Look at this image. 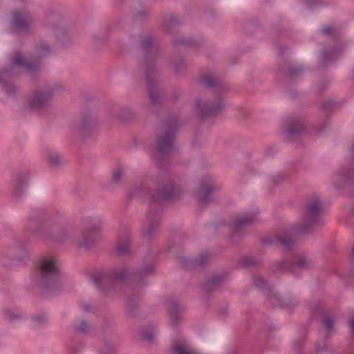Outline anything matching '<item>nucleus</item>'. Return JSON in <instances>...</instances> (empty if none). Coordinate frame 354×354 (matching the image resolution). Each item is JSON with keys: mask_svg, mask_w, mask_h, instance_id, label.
<instances>
[{"mask_svg": "<svg viewBox=\"0 0 354 354\" xmlns=\"http://www.w3.org/2000/svg\"><path fill=\"white\" fill-rule=\"evenodd\" d=\"M102 221L100 216L84 218L85 229L78 236L73 237L62 212L41 207L34 209L28 217L25 230L35 237L52 242L64 243L71 240L76 248L88 250L95 244L99 225Z\"/></svg>", "mask_w": 354, "mask_h": 354, "instance_id": "1", "label": "nucleus"}, {"mask_svg": "<svg viewBox=\"0 0 354 354\" xmlns=\"http://www.w3.org/2000/svg\"><path fill=\"white\" fill-rule=\"evenodd\" d=\"M154 272L153 258H145L142 263L135 268H122L107 272L93 274L91 280L96 288L103 293L108 295L116 290L118 283H126L133 292L127 299V315L136 317L139 313L141 290L147 286V277Z\"/></svg>", "mask_w": 354, "mask_h": 354, "instance_id": "2", "label": "nucleus"}, {"mask_svg": "<svg viewBox=\"0 0 354 354\" xmlns=\"http://www.w3.org/2000/svg\"><path fill=\"white\" fill-rule=\"evenodd\" d=\"M152 183H142L132 193L137 197H149V212L141 230L142 236L149 241L159 232L163 205L178 201L182 195V189L176 182L166 179L160 184V180L155 181L156 185Z\"/></svg>", "mask_w": 354, "mask_h": 354, "instance_id": "3", "label": "nucleus"}, {"mask_svg": "<svg viewBox=\"0 0 354 354\" xmlns=\"http://www.w3.org/2000/svg\"><path fill=\"white\" fill-rule=\"evenodd\" d=\"M131 39L138 53L139 66L143 71L147 82L150 100L149 109L156 115L163 108L162 97L158 88L160 70L157 64L161 52L160 46L149 32L133 35Z\"/></svg>", "mask_w": 354, "mask_h": 354, "instance_id": "4", "label": "nucleus"}, {"mask_svg": "<svg viewBox=\"0 0 354 354\" xmlns=\"http://www.w3.org/2000/svg\"><path fill=\"white\" fill-rule=\"evenodd\" d=\"M179 127L178 117L172 115L165 122L164 129L156 135L155 159L158 171L155 176H148L142 183L153 181L152 185H156L155 181L158 180L160 184L166 179L175 182L168 174L169 167L166 160L177 150L176 140Z\"/></svg>", "mask_w": 354, "mask_h": 354, "instance_id": "5", "label": "nucleus"}, {"mask_svg": "<svg viewBox=\"0 0 354 354\" xmlns=\"http://www.w3.org/2000/svg\"><path fill=\"white\" fill-rule=\"evenodd\" d=\"M51 53L50 46L44 40L40 39L34 44V51L28 59L19 49L14 50L10 57V66L0 68V86L3 91L10 96H15L17 88L12 84L8 83L4 78L6 76L13 77L11 71L15 66L21 68L32 79L36 78L41 71L40 61L48 56Z\"/></svg>", "mask_w": 354, "mask_h": 354, "instance_id": "6", "label": "nucleus"}, {"mask_svg": "<svg viewBox=\"0 0 354 354\" xmlns=\"http://www.w3.org/2000/svg\"><path fill=\"white\" fill-rule=\"evenodd\" d=\"M199 82L205 86L214 91L216 99L207 100L198 99L195 104V113L200 120H207L218 116L225 107L223 94L227 92V85L209 75L203 76Z\"/></svg>", "mask_w": 354, "mask_h": 354, "instance_id": "7", "label": "nucleus"}, {"mask_svg": "<svg viewBox=\"0 0 354 354\" xmlns=\"http://www.w3.org/2000/svg\"><path fill=\"white\" fill-rule=\"evenodd\" d=\"M60 278L59 262L55 257H45L39 260L35 281L44 295L53 292L60 285Z\"/></svg>", "mask_w": 354, "mask_h": 354, "instance_id": "8", "label": "nucleus"}, {"mask_svg": "<svg viewBox=\"0 0 354 354\" xmlns=\"http://www.w3.org/2000/svg\"><path fill=\"white\" fill-rule=\"evenodd\" d=\"M322 212V203L318 196L307 201L303 209L301 223L294 227V232L301 235L310 234L322 227L324 225L321 218Z\"/></svg>", "mask_w": 354, "mask_h": 354, "instance_id": "9", "label": "nucleus"}, {"mask_svg": "<svg viewBox=\"0 0 354 354\" xmlns=\"http://www.w3.org/2000/svg\"><path fill=\"white\" fill-rule=\"evenodd\" d=\"M253 284L265 295L267 299L274 306L292 309L299 304V301L292 297L282 298L280 294L274 291L273 286L262 276L255 277L253 279Z\"/></svg>", "mask_w": 354, "mask_h": 354, "instance_id": "10", "label": "nucleus"}, {"mask_svg": "<svg viewBox=\"0 0 354 354\" xmlns=\"http://www.w3.org/2000/svg\"><path fill=\"white\" fill-rule=\"evenodd\" d=\"M221 189V185L216 183L212 178L202 177L195 191V198L203 206L216 204L219 201L218 193Z\"/></svg>", "mask_w": 354, "mask_h": 354, "instance_id": "11", "label": "nucleus"}, {"mask_svg": "<svg viewBox=\"0 0 354 354\" xmlns=\"http://www.w3.org/2000/svg\"><path fill=\"white\" fill-rule=\"evenodd\" d=\"M314 261L306 255H297L291 261L283 260L273 263L271 270L274 273L290 272L297 274L300 272L309 271L315 267Z\"/></svg>", "mask_w": 354, "mask_h": 354, "instance_id": "12", "label": "nucleus"}, {"mask_svg": "<svg viewBox=\"0 0 354 354\" xmlns=\"http://www.w3.org/2000/svg\"><path fill=\"white\" fill-rule=\"evenodd\" d=\"M63 22L64 17L60 13H49L46 18V26L50 28L60 46L65 48L72 44V38Z\"/></svg>", "mask_w": 354, "mask_h": 354, "instance_id": "13", "label": "nucleus"}, {"mask_svg": "<svg viewBox=\"0 0 354 354\" xmlns=\"http://www.w3.org/2000/svg\"><path fill=\"white\" fill-rule=\"evenodd\" d=\"M352 162L342 167L333 177V184L337 189L354 188V145L351 149Z\"/></svg>", "mask_w": 354, "mask_h": 354, "instance_id": "14", "label": "nucleus"}, {"mask_svg": "<svg viewBox=\"0 0 354 354\" xmlns=\"http://www.w3.org/2000/svg\"><path fill=\"white\" fill-rule=\"evenodd\" d=\"M53 95L52 89L48 91L36 90L29 97L27 104L28 108L35 112H41L48 109Z\"/></svg>", "mask_w": 354, "mask_h": 354, "instance_id": "15", "label": "nucleus"}, {"mask_svg": "<svg viewBox=\"0 0 354 354\" xmlns=\"http://www.w3.org/2000/svg\"><path fill=\"white\" fill-rule=\"evenodd\" d=\"M95 129L96 120L90 112L84 114L80 121L75 123L73 126L74 133L84 140L92 137Z\"/></svg>", "mask_w": 354, "mask_h": 354, "instance_id": "16", "label": "nucleus"}, {"mask_svg": "<svg viewBox=\"0 0 354 354\" xmlns=\"http://www.w3.org/2000/svg\"><path fill=\"white\" fill-rule=\"evenodd\" d=\"M30 173L23 171L17 173L12 180V196L17 201L21 200L26 194L29 185Z\"/></svg>", "mask_w": 354, "mask_h": 354, "instance_id": "17", "label": "nucleus"}, {"mask_svg": "<svg viewBox=\"0 0 354 354\" xmlns=\"http://www.w3.org/2000/svg\"><path fill=\"white\" fill-rule=\"evenodd\" d=\"M226 280L223 274H214L207 277L201 285L200 289L207 297H210L214 294L221 290Z\"/></svg>", "mask_w": 354, "mask_h": 354, "instance_id": "18", "label": "nucleus"}, {"mask_svg": "<svg viewBox=\"0 0 354 354\" xmlns=\"http://www.w3.org/2000/svg\"><path fill=\"white\" fill-rule=\"evenodd\" d=\"M258 213V211H253L236 216L232 231V238L243 237V229L257 221Z\"/></svg>", "mask_w": 354, "mask_h": 354, "instance_id": "19", "label": "nucleus"}, {"mask_svg": "<svg viewBox=\"0 0 354 354\" xmlns=\"http://www.w3.org/2000/svg\"><path fill=\"white\" fill-rule=\"evenodd\" d=\"M8 255L13 265H21L24 263V260L28 257V251L23 241H17L9 249Z\"/></svg>", "mask_w": 354, "mask_h": 354, "instance_id": "20", "label": "nucleus"}, {"mask_svg": "<svg viewBox=\"0 0 354 354\" xmlns=\"http://www.w3.org/2000/svg\"><path fill=\"white\" fill-rule=\"evenodd\" d=\"M131 236L129 229L124 228L119 236L115 247V253L118 256H127L131 254Z\"/></svg>", "mask_w": 354, "mask_h": 354, "instance_id": "21", "label": "nucleus"}, {"mask_svg": "<svg viewBox=\"0 0 354 354\" xmlns=\"http://www.w3.org/2000/svg\"><path fill=\"white\" fill-rule=\"evenodd\" d=\"M104 346L100 354H116L119 348V338L113 333L104 328Z\"/></svg>", "mask_w": 354, "mask_h": 354, "instance_id": "22", "label": "nucleus"}, {"mask_svg": "<svg viewBox=\"0 0 354 354\" xmlns=\"http://www.w3.org/2000/svg\"><path fill=\"white\" fill-rule=\"evenodd\" d=\"M306 68L301 66L293 64H285L279 68V71L276 75L278 80L280 78L295 79L301 77L305 72Z\"/></svg>", "mask_w": 354, "mask_h": 354, "instance_id": "23", "label": "nucleus"}, {"mask_svg": "<svg viewBox=\"0 0 354 354\" xmlns=\"http://www.w3.org/2000/svg\"><path fill=\"white\" fill-rule=\"evenodd\" d=\"M31 15L28 12L17 11L13 14L12 27L17 32H27L30 28Z\"/></svg>", "mask_w": 354, "mask_h": 354, "instance_id": "24", "label": "nucleus"}, {"mask_svg": "<svg viewBox=\"0 0 354 354\" xmlns=\"http://www.w3.org/2000/svg\"><path fill=\"white\" fill-rule=\"evenodd\" d=\"M179 261L184 269H200L207 263L208 255L207 253H202L197 258L182 257L179 259Z\"/></svg>", "mask_w": 354, "mask_h": 354, "instance_id": "25", "label": "nucleus"}, {"mask_svg": "<svg viewBox=\"0 0 354 354\" xmlns=\"http://www.w3.org/2000/svg\"><path fill=\"white\" fill-rule=\"evenodd\" d=\"M305 129L301 117L293 116L288 119L286 124V132L288 138L299 136Z\"/></svg>", "mask_w": 354, "mask_h": 354, "instance_id": "26", "label": "nucleus"}, {"mask_svg": "<svg viewBox=\"0 0 354 354\" xmlns=\"http://www.w3.org/2000/svg\"><path fill=\"white\" fill-rule=\"evenodd\" d=\"M183 306L175 299L168 300V312L169 315V324L174 328H178L180 321V313Z\"/></svg>", "mask_w": 354, "mask_h": 354, "instance_id": "27", "label": "nucleus"}, {"mask_svg": "<svg viewBox=\"0 0 354 354\" xmlns=\"http://www.w3.org/2000/svg\"><path fill=\"white\" fill-rule=\"evenodd\" d=\"M262 243L268 245L281 246L286 250L290 251L292 249L295 242L292 239L288 236L277 235L263 239Z\"/></svg>", "mask_w": 354, "mask_h": 354, "instance_id": "28", "label": "nucleus"}, {"mask_svg": "<svg viewBox=\"0 0 354 354\" xmlns=\"http://www.w3.org/2000/svg\"><path fill=\"white\" fill-rule=\"evenodd\" d=\"M341 49L337 46H333L328 50H324L321 52L320 66L326 68L329 64L335 62L339 57Z\"/></svg>", "mask_w": 354, "mask_h": 354, "instance_id": "29", "label": "nucleus"}, {"mask_svg": "<svg viewBox=\"0 0 354 354\" xmlns=\"http://www.w3.org/2000/svg\"><path fill=\"white\" fill-rule=\"evenodd\" d=\"M173 45L174 50L178 53L181 50V48L193 46L197 47L200 46L198 41L193 39L192 37L185 36H177L174 39Z\"/></svg>", "mask_w": 354, "mask_h": 354, "instance_id": "30", "label": "nucleus"}, {"mask_svg": "<svg viewBox=\"0 0 354 354\" xmlns=\"http://www.w3.org/2000/svg\"><path fill=\"white\" fill-rule=\"evenodd\" d=\"M157 333V329L153 324L145 326L140 332L141 339L150 344H153L156 342Z\"/></svg>", "mask_w": 354, "mask_h": 354, "instance_id": "31", "label": "nucleus"}, {"mask_svg": "<svg viewBox=\"0 0 354 354\" xmlns=\"http://www.w3.org/2000/svg\"><path fill=\"white\" fill-rule=\"evenodd\" d=\"M171 354H201L184 342H176L170 346Z\"/></svg>", "mask_w": 354, "mask_h": 354, "instance_id": "32", "label": "nucleus"}, {"mask_svg": "<svg viewBox=\"0 0 354 354\" xmlns=\"http://www.w3.org/2000/svg\"><path fill=\"white\" fill-rule=\"evenodd\" d=\"M124 170L122 167H118L113 170L111 180L106 184L108 189H112L113 185H120L122 183Z\"/></svg>", "mask_w": 354, "mask_h": 354, "instance_id": "33", "label": "nucleus"}, {"mask_svg": "<svg viewBox=\"0 0 354 354\" xmlns=\"http://www.w3.org/2000/svg\"><path fill=\"white\" fill-rule=\"evenodd\" d=\"M181 24V21L178 20L174 15L169 17H166L163 21V27L168 32H172L176 28Z\"/></svg>", "mask_w": 354, "mask_h": 354, "instance_id": "34", "label": "nucleus"}, {"mask_svg": "<svg viewBox=\"0 0 354 354\" xmlns=\"http://www.w3.org/2000/svg\"><path fill=\"white\" fill-rule=\"evenodd\" d=\"M241 263L245 267L250 269L260 266L262 264L261 260L248 256L243 257L241 259Z\"/></svg>", "mask_w": 354, "mask_h": 354, "instance_id": "35", "label": "nucleus"}, {"mask_svg": "<svg viewBox=\"0 0 354 354\" xmlns=\"http://www.w3.org/2000/svg\"><path fill=\"white\" fill-rule=\"evenodd\" d=\"M73 330L81 334H86L90 330V325L85 319H82L80 323L75 322L73 325Z\"/></svg>", "mask_w": 354, "mask_h": 354, "instance_id": "36", "label": "nucleus"}, {"mask_svg": "<svg viewBox=\"0 0 354 354\" xmlns=\"http://www.w3.org/2000/svg\"><path fill=\"white\" fill-rule=\"evenodd\" d=\"M172 63L174 75L176 76L180 75L181 73L185 71L187 68L186 63L181 57H179L177 60H173Z\"/></svg>", "mask_w": 354, "mask_h": 354, "instance_id": "37", "label": "nucleus"}, {"mask_svg": "<svg viewBox=\"0 0 354 354\" xmlns=\"http://www.w3.org/2000/svg\"><path fill=\"white\" fill-rule=\"evenodd\" d=\"M119 118L124 122H130L135 118V113L128 107H124L120 109Z\"/></svg>", "mask_w": 354, "mask_h": 354, "instance_id": "38", "label": "nucleus"}, {"mask_svg": "<svg viewBox=\"0 0 354 354\" xmlns=\"http://www.w3.org/2000/svg\"><path fill=\"white\" fill-rule=\"evenodd\" d=\"M47 316L44 313H39L38 314L34 315L31 317V321L32 322V324L35 327H40L42 326L47 323Z\"/></svg>", "mask_w": 354, "mask_h": 354, "instance_id": "39", "label": "nucleus"}, {"mask_svg": "<svg viewBox=\"0 0 354 354\" xmlns=\"http://www.w3.org/2000/svg\"><path fill=\"white\" fill-rule=\"evenodd\" d=\"M84 348V344L80 341L73 340L69 347L70 354H81Z\"/></svg>", "mask_w": 354, "mask_h": 354, "instance_id": "40", "label": "nucleus"}, {"mask_svg": "<svg viewBox=\"0 0 354 354\" xmlns=\"http://www.w3.org/2000/svg\"><path fill=\"white\" fill-rule=\"evenodd\" d=\"M309 309L313 317L319 316L323 313L322 305L319 302L309 304Z\"/></svg>", "mask_w": 354, "mask_h": 354, "instance_id": "41", "label": "nucleus"}, {"mask_svg": "<svg viewBox=\"0 0 354 354\" xmlns=\"http://www.w3.org/2000/svg\"><path fill=\"white\" fill-rule=\"evenodd\" d=\"M47 159H48V162L52 166H54V167L58 166L61 162L59 156L56 153H51V152L48 153L47 155Z\"/></svg>", "mask_w": 354, "mask_h": 354, "instance_id": "42", "label": "nucleus"}, {"mask_svg": "<svg viewBox=\"0 0 354 354\" xmlns=\"http://www.w3.org/2000/svg\"><path fill=\"white\" fill-rule=\"evenodd\" d=\"M337 106V103L333 100H328L324 102L322 105V111L328 113L333 111Z\"/></svg>", "mask_w": 354, "mask_h": 354, "instance_id": "43", "label": "nucleus"}, {"mask_svg": "<svg viewBox=\"0 0 354 354\" xmlns=\"http://www.w3.org/2000/svg\"><path fill=\"white\" fill-rule=\"evenodd\" d=\"M149 15V12L147 10H141L136 11L133 15V20L140 21L147 18Z\"/></svg>", "mask_w": 354, "mask_h": 354, "instance_id": "44", "label": "nucleus"}, {"mask_svg": "<svg viewBox=\"0 0 354 354\" xmlns=\"http://www.w3.org/2000/svg\"><path fill=\"white\" fill-rule=\"evenodd\" d=\"M304 3L309 8H315L318 6L324 5V0H303Z\"/></svg>", "mask_w": 354, "mask_h": 354, "instance_id": "45", "label": "nucleus"}, {"mask_svg": "<svg viewBox=\"0 0 354 354\" xmlns=\"http://www.w3.org/2000/svg\"><path fill=\"white\" fill-rule=\"evenodd\" d=\"M182 95L183 92L180 90L178 88H174L171 91L170 99L173 102H176L181 97Z\"/></svg>", "mask_w": 354, "mask_h": 354, "instance_id": "46", "label": "nucleus"}, {"mask_svg": "<svg viewBox=\"0 0 354 354\" xmlns=\"http://www.w3.org/2000/svg\"><path fill=\"white\" fill-rule=\"evenodd\" d=\"M285 179V177L281 174H277L271 176L270 180L273 185H277L281 183Z\"/></svg>", "mask_w": 354, "mask_h": 354, "instance_id": "47", "label": "nucleus"}, {"mask_svg": "<svg viewBox=\"0 0 354 354\" xmlns=\"http://www.w3.org/2000/svg\"><path fill=\"white\" fill-rule=\"evenodd\" d=\"M323 323L326 330H330L333 328L334 324V320L330 317H326L323 320Z\"/></svg>", "mask_w": 354, "mask_h": 354, "instance_id": "48", "label": "nucleus"}, {"mask_svg": "<svg viewBox=\"0 0 354 354\" xmlns=\"http://www.w3.org/2000/svg\"><path fill=\"white\" fill-rule=\"evenodd\" d=\"M263 327L266 328L270 333L274 331L276 329V327L272 325L271 320L268 317H266Z\"/></svg>", "mask_w": 354, "mask_h": 354, "instance_id": "49", "label": "nucleus"}, {"mask_svg": "<svg viewBox=\"0 0 354 354\" xmlns=\"http://www.w3.org/2000/svg\"><path fill=\"white\" fill-rule=\"evenodd\" d=\"M304 341H305L304 337H299L297 339H296L295 341L294 347L297 351H298V352L300 351V350L301 349V347L304 343Z\"/></svg>", "mask_w": 354, "mask_h": 354, "instance_id": "50", "label": "nucleus"}, {"mask_svg": "<svg viewBox=\"0 0 354 354\" xmlns=\"http://www.w3.org/2000/svg\"><path fill=\"white\" fill-rule=\"evenodd\" d=\"M5 317L7 319L10 321H13L17 318H19V316L10 310H7L5 312Z\"/></svg>", "mask_w": 354, "mask_h": 354, "instance_id": "51", "label": "nucleus"}, {"mask_svg": "<svg viewBox=\"0 0 354 354\" xmlns=\"http://www.w3.org/2000/svg\"><path fill=\"white\" fill-rule=\"evenodd\" d=\"M333 27L331 26H324L322 28L321 30V32L322 34L326 35V36H328L330 35L333 30Z\"/></svg>", "mask_w": 354, "mask_h": 354, "instance_id": "52", "label": "nucleus"}, {"mask_svg": "<svg viewBox=\"0 0 354 354\" xmlns=\"http://www.w3.org/2000/svg\"><path fill=\"white\" fill-rule=\"evenodd\" d=\"M229 315V310L227 308H222L218 312V315L221 318H225Z\"/></svg>", "mask_w": 354, "mask_h": 354, "instance_id": "53", "label": "nucleus"}, {"mask_svg": "<svg viewBox=\"0 0 354 354\" xmlns=\"http://www.w3.org/2000/svg\"><path fill=\"white\" fill-rule=\"evenodd\" d=\"M266 153L267 156H271L274 153V148L272 147H269L266 150Z\"/></svg>", "mask_w": 354, "mask_h": 354, "instance_id": "54", "label": "nucleus"}, {"mask_svg": "<svg viewBox=\"0 0 354 354\" xmlns=\"http://www.w3.org/2000/svg\"><path fill=\"white\" fill-rule=\"evenodd\" d=\"M286 50H287L286 47H285V46H279L278 48V54H279V55L282 56L284 54V53L286 52Z\"/></svg>", "mask_w": 354, "mask_h": 354, "instance_id": "55", "label": "nucleus"}, {"mask_svg": "<svg viewBox=\"0 0 354 354\" xmlns=\"http://www.w3.org/2000/svg\"><path fill=\"white\" fill-rule=\"evenodd\" d=\"M82 308L85 312H90L91 310V306L89 304H84L82 306Z\"/></svg>", "mask_w": 354, "mask_h": 354, "instance_id": "56", "label": "nucleus"}, {"mask_svg": "<svg viewBox=\"0 0 354 354\" xmlns=\"http://www.w3.org/2000/svg\"><path fill=\"white\" fill-rule=\"evenodd\" d=\"M328 124H328V120H326V121L324 122L323 127L320 129V131H324V130L327 127V126H328Z\"/></svg>", "mask_w": 354, "mask_h": 354, "instance_id": "57", "label": "nucleus"}, {"mask_svg": "<svg viewBox=\"0 0 354 354\" xmlns=\"http://www.w3.org/2000/svg\"><path fill=\"white\" fill-rule=\"evenodd\" d=\"M252 26V24H248L246 26H245V29L246 30H249L250 28Z\"/></svg>", "mask_w": 354, "mask_h": 354, "instance_id": "58", "label": "nucleus"}, {"mask_svg": "<svg viewBox=\"0 0 354 354\" xmlns=\"http://www.w3.org/2000/svg\"><path fill=\"white\" fill-rule=\"evenodd\" d=\"M290 93H291V95H292V97H295V96H296V93H295V91H292Z\"/></svg>", "mask_w": 354, "mask_h": 354, "instance_id": "59", "label": "nucleus"}, {"mask_svg": "<svg viewBox=\"0 0 354 354\" xmlns=\"http://www.w3.org/2000/svg\"><path fill=\"white\" fill-rule=\"evenodd\" d=\"M351 266H352V269L354 271V262L353 263H351Z\"/></svg>", "mask_w": 354, "mask_h": 354, "instance_id": "60", "label": "nucleus"}, {"mask_svg": "<svg viewBox=\"0 0 354 354\" xmlns=\"http://www.w3.org/2000/svg\"><path fill=\"white\" fill-rule=\"evenodd\" d=\"M324 89H325V88H324V87L323 88H320V91H324Z\"/></svg>", "mask_w": 354, "mask_h": 354, "instance_id": "61", "label": "nucleus"}, {"mask_svg": "<svg viewBox=\"0 0 354 354\" xmlns=\"http://www.w3.org/2000/svg\"><path fill=\"white\" fill-rule=\"evenodd\" d=\"M317 351H320V350H321V348H320L319 347L317 346Z\"/></svg>", "mask_w": 354, "mask_h": 354, "instance_id": "62", "label": "nucleus"}, {"mask_svg": "<svg viewBox=\"0 0 354 354\" xmlns=\"http://www.w3.org/2000/svg\"><path fill=\"white\" fill-rule=\"evenodd\" d=\"M350 196H353L354 194L353 193H349Z\"/></svg>", "mask_w": 354, "mask_h": 354, "instance_id": "63", "label": "nucleus"}]
</instances>
